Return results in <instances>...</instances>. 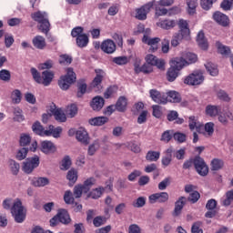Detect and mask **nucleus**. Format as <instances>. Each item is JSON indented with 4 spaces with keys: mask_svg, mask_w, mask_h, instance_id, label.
Segmentation results:
<instances>
[{
    "mask_svg": "<svg viewBox=\"0 0 233 233\" xmlns=\"http://www.w3.org/2000/svg\"><path fill=\"white\" fill-rule=\"evenodd\" d=\"M3 208L5 210H11V214L15 223H23L26 219V208L23 207L21 199L15 200L12 206L11 199H5L3 202Z\"/></svg>",
    "mask_w": 233,
    "mask_h": 233,
    "instance_id": "obj_1",
    "label": "nucleus"
},
{
    "mask_svg": "<svg viewBox=\"0 0 233 233\" xmlns=\"http://www.w3.org/2000/svg\"><path fill=\"white\" fill-rule=\"evenodd\" d=\"M32 19L36 23H39V30L43 32V34H48L50 32V22L48 21V15L46 12L37 11L31 15Z\"/></svg>",
    "mask_w": 233,
    "mask_h": 233,
    "instance_id": "obj_2",
    "label": "nucleus"
},
{
    "mask_svg": "<svg viewBox=\"0 0 233 233\" xmlns=\"http://www.w3.org/2000/svg\"><path fill=\"white\" fill-rule=\"evenodd\" d=\"M76 72H74V68L68 67L66 69V75L62 76L58 80V86L61 90H68L71 85L76 83Z\"/></svg>",
    "mask_w": 233,
    "mask_h": 233,
    "instance_id": "obj_3",
    "label": "nucleus"
},
{
    "mask_svg": "<svg viewBox=\"0 0 233 233\" xmlns=\"http://www.w3.org/2000/svg\"><path fill=\"white\" fill-rule=\"evenodd\" d=\"M203 81H205V76H203L201 70H197L186 76L184 84L188 85L189 86H198L203 85Z\"/></svg>",
    "mask_w": 233,
    "mask_h": 233,
    "instance_id": "obj_4",
    "label": "nucleus"
},
{
    "mask_svg": "<svg viewBox=\"0 0 233 233\" xmlns=\"http://www.w3.org/2000/svg\"><path fill=\"white\" fill-rule=\"evenodd\" d=\"M40 159L39 156L35 155L34 157H28L23 162L22 170L25 174H32L37 167H39Z\"/></svg>",
    "mask_w": 233,
    "mask_h": 233,
    "instance_id": "obj_5",
    "label": "nucleus"
},
{
    "mask_svg": "<svg viewBox=\"0 0 233 233\" xmlns=\"http://www.w3.org/2000/svg\"><path fill=\"white\" fill-rule=\"evenodd\" d=\"M154 5H156V0L148 2L140 8L136 9V19H138V21H145L147 19V15L154 7Z\"/></svg>",
    "mask_w": 233,
    "mask_h": 233,
    "instance_id": "obj_6",
    "label": "nucleus"
},
{
    "mask_svg": "<svg viewBox=\"0 0 233 233\" xmlns=\"http://www.w3.org/2000/svg\"><path fill=\"white\" fill-rule=\"evenodd\" d=\"M193 165L199 176H207L208 174V166H207V163H205V160L201 157H195Z\"/></svg>",
    "mask_w": 233,
    "mask_h": 233,
    "instance_id": "obj_7",
    "label": "nucleus"
},
{
    "mask_svg": "<svg viewBox=\"0 0 233 233\" xmlns=\"http://www.w3.org/2000/svg\"><path fill=\"white\" fill-rule=\"evenodd\" d=\"M31 150V152H35L37 150V141L34 140L31 143L30 148L28 147H21L16 150L15 154V159L18 161H23V159H26V156H28V152Z\"/></svg>",
    "mask_w": 233,
    "mask_h": 233,
    "instance_id": "obj_8",
    "label": "nucleus"
},
{
    "mask_svg": "<svg viewBox=\"0 0 233 233\" xmlns=\"http://www.w3.org/2000/svg\"><path fill=\"white\" fill-rule=\"evenodd\" d=\"M142 42L149 46V52H157L159 43H161V38L151 37L148 35H144Z\"/></svg>",
    "mask_w": 233,
    "mask_h": 233,
    "instance_id": "obj_9",
    "label": "nucleus"
},
{
    "mask_svg": "<svg viewBox=\"0 0 233 233\" xmlns=\"http://www.w3.org/2000/svg\"><path fill=\"white\" fill-rule=\"evenodd\" d=\"M149 94L151 99H153L155 103H158L159 105H167V103H168V96H167V94L165 93H160L156 89H151Z\"/></svg>",
    "mask_w": 233,
    "mask_h": 233,
    "instance_id": "obj_10",
    "label": "nucleus"
},
{
    "mask_svg": "<svg viewBox=\"0 0 233 233\" xmlns=\"http://www.w3.org/2000/svg\"><path fill=\"white\" fill-rule=\"evenodd\" d=\"M76 139L79 143H82V145H88L90 143V137L88 136V132H86L83 127H80L76 130Z\"/></svg>",
    "mask_w": 233,
    "mask_h": 233,
    "instance_id": "obj_11",
    "label": "nucleus"
},
{
    "mask_svg": "<svg viewBox=\"0 0 233 233\" xmlns=\"http://www.w3.org/2000/svg\"><path fill=\"white\" fill-rule=\"evenodd\" d=\"M213 19L218 23V25H220V26H228V25H230V19H228V16L219 11L214 13Z\"/></svg>",
    "mask_w": 233,
    "mask_h": 233,
    "instance_id": "obj_12",
    "label": "nucleus"
},
{
    "mask_svg": "<svg viewBox=\"0 0 233 233\" xmlns=\"http://www.w3.org/2000/svg\"><path fill=\"white\" fill-rule=\"evenodd\" d=\"M40 150L44 154H54L57 148L52 141L45 140L40 144Z\"/></svg>",
    "mask_w": 233,
    "mask_h": 233,
    "instance_id": "obj_13",
    "label": "nucleus"
},
{
    "mask_svg": "<svg viewBox=\"0 0 233 233\" xmlns=\"http://www.w3.org/2000/svg\"><path fill=\"white\" fill-rule=\"evenodd\" d=\"M150 203H167L168 201V193L160 192L149 196Z\"/></svg>",
    "mask_w": 233,
    "mask_h": 233,
    "instance_id": "obj_14",
    "label": "nucleus"
},
{
    "mask_svg": "<svg viewBox=\"0 0 233 233\" xmlns=\"http://www.w3.org/2000/svg\"><path fill=\"white\" fill-rule=\"evenodd\" d=\"M178 26L179 31L177 32V34H180V35H183L184 37L190 39V28H188V22L181 19L178 22Z\"/></svg>",
    "mask_w": 233,
    "mask_h": 233,
    "instance_id": "obj_15",
    "label": "nucleus"
},
{
    "mask_svg": "<svg viewBox=\"0 0 233 233\" xmlns=\"http://www.w3.org/2000/svg\"><path fill=\"white\" fill-rule=\"evenodd\" d=\"M90 106L93 110L99 112V110L105 106V98L99 96L93 97L92 101L90 102Z\"/></svg>",
    "mask_w": 233,
    "mask_h": 233,
    "instance_id": "obj_16",
    "label": "nucleus"
},
{
    "mask_svg": "<svg viewBox=\"0 0 233 233\" xmlns=\"http://www.w3.org/2000/svg\"><path fill=\"white\" fill-rule=\"evenodd\" d=\"M101 50L105 54H114L116 52V43L110 39L105 40L101 45Z\"/></svg>",
    "mask_w": 233,
    "mask_h": 233,
    "instance_id": "obj_17",
    "label": "nucleus"
},
{
    "mask_svg": "<svg viewBox=\"0 0 233 233\" xmlns=\"http://www.w3.org/2000/svg\"><path fill=\"white\" fill-rule=\"evenodd\" d=\"M185 205H187V198L185 197H180L178 200L176 201L175 208L173 211V216L175 218H177V216L181 214V211L183 210V207H185Z\"/></svg>",
    "mask_w": 233,
    "mask_h": 233,
    "instance_id": "obj_18",
    "label": "nucleus"
},
{
    "mask_svg": "<svg viewBox=\"0 0 233 233\" xmlns=\"http://www.w3.org/2000/svg\"><path fill=\"white\" fill-rule=\"evenodd\" d=\"M56 216H58V219L63 225H70L72 223V218H70V214L66 209L58 210Z\"/></svg>",
    "mask_w": 233,
    "mask_h": 233,
    "instance_id": "obj_19",
    "label": "nucleus"
},
{
    "mask_svg": "<svg viewBox=\"0 0 233 233\" xmlns=\"http://www.w3.org/2000/svg\"><path fill=\"white\" fill-rule=\"evenodd\" d=\"M171 68H174L177 71H180L183 70V66H185L187 65V62L185 61V58L183 57H176L173 58L171 61Z\"/></svg>",
    "mask_w": 233,
    "mask_h": 233,
    "instance_id": "obj_20",
    "label": "nucleus"
},
{
    "mask_svg": "<svg viewBox=\"0 0 233 233\" xmlns=\"http://www.w3.org/2000/svg\"><path fill=\"white\" fill-rule=\"evenodd\" d=\"M61 132H63V127H55L53 125H50L48 129L46 130L45 136L50 137L53 136V137H61Z\"/></svg>",
    "mask_w": 233,
    "mask_h": 233,
    "instance_id": "obj_21",
    "label": "nucleus"
},
{
    "mask_svg": "<svg viewBox=\"0 0 233 233\" xmlns=\"http://www.w3.org/2000/svg\"><path fill=\"white\" fill-rule=\"evenodd\" d=\"M95 74H96V76L92 81V86L94 87L99 86V85L103 83V79H105V76H106V74L105 73V71H103V69H95Z\"/></svg>",
    "mask_w": 233,
    "mask_h": 233,
    "instance_id": "obj_22",
    "label": "nucleus"
},
{
    "mask_svg": "<svg viewBox=\"0 0 233 233\" xmlns=\"http://www.w3.org/2000/svg\"><path fill=\"white\" fill-rule=\"evenodd\" d=\"M197 43L201 50H207L208 48V41L205 37V33L202 31L197 35Z\"/></svg>",
    "mask_w": 233,
    "mask_h": 233,
    "instance_id": "obj_23",
    "label": "nucleus"
},
{
    "mask_svg": "<svg viewBox=\"0 0 233 233\" xmlns=\"http://www.w3.org/2000/svg\"><path fill=\"white\" fill-rule=\"evenodd\" d=\"M128 105V100L125 96H119L115 106L117 112H127V106Z\"/></svg>",
    "mask_w": 233,
    "mask_h": 233,
    "instance_id": "obj_24",
    "label": "nucleus"
},
{
    "mask_svg": "<svg viewBox=\"0 0 233 233\" xmlns=\"http://www.w3.org/2000/svg\"><path fill=\"white\" fill-rule=\"evenodd\" d=\"M33 45L35 48H37L38 50H43L46 46V41L45 40V37L41 35H36L33 38Z\"/></svg>",
    "mask_w": 233,
    "mask_h": 233,
    "instance_id": "obj_25",
    "label": "nucleus"
},
{
    "mask_svg": "<svg viewBox=\"0 0 233 233\" xmlns=\"http://www.w3.org/2000/svg\"><path fill=\"white\" fill-rule=\"evenodd\" d=\"M77 171L76 168H71L66 174V179L69 181V187H74L77 182Z\"/></svg>",
    "mask_w": 233,
    "mask_h": 233,
    "instance_id": "obj_26",
    "label": "nucleus"
},
{
    "mask_svg": "<svg viewBox=\"0 0 233 233\" xmlns=\"http://www.w3.org/2000/svg\"><path fill=\"white\" fill-rule=\"evenodd\" d=\"M52 79H54V73L46 70L42 73V82L40 83V85H44V86H48V85L52 83Z\"/></svg>",
    "mask_w": 233,
    "mask_h": 233,
    "instance_id": "obj_27",
    "label": "nucleus"
},
{
    "mask_svg": "<svg viewBox=\"0 0 233 233\" xmlns=\"http://www.w3.org/2000/svg\"><path fill=\"white\" fill-rule=\"evenodd\" d=\"M108 121V117L106 116H96L88 120L89 125L93 127H103Z\"/></svg>",
    "mask_w": 233,
    "mask_h": 233,
    "instance_id": "obj_28",
    "label": "nucleus"
},
{
    "mask_svg": "<svg viewBox=\"0 0 233 233\" xmlns=\"http://www.w3.org/2000/svg\"><path fill=\"white\" fill-rule=\"evenodd\" d=\"M30 143H32V137H30L26 133H22L19 138L20 147L24 148H28V147H30Z\"/></svg>",
    "mask_w": 233,
    "mask_h": 233,
    "instance_id": "obj_29",
    "label": "nucleus"
},
{
    "mask_svg": "<svg viewBox=\"0 0 233 233\" xmlns=\"http://www.w3.org/2000/svg\"><path fill=\"white\" fill-rule=\"evenodd\" d=\"M221 112V106H207L206 107V114L207 116H209L210 117H216L218 114Z\"/></svg>",
    "mask_w": 233,
    "mask_h": 233,
    "instance_id": "obj_30",
    "label": "nucleus"
},
{
    "mask_svg": "<svg viewBox=\"0 0 233 233\" xmlns=\"http://www.w3.org/2000/svg\"><path fill=\"white\" fill-rule=\"evenodd\" d=\"M34 187H46L47 185H50V179L46 177H39L33 180Z\"/></svg>",
    "mask_w": 233,
    "mask_h": 233,
    "instance_id": "obj_31",
    "label": "nucleus"
},
{
    "mask_svg": "<svg viewBox=\"0 0 233 233\" xmlns=\"http://www.w3.org/2000/svg\"><path fill=\"white\" fill-rule=\"evenodd\" d=\"M166 96L170 103H179L181 101V96L176 91H169L166 93Z\"/></svg>",
    "mask_w": 233,
    "mask_h": 233,
    "instance_id": "obj_32",
    "label": "nucleus"
},
{
    "mask_svg": "<svg viewBox=\"0 0 233 233\" xmlns=\"http://www.w3.org/2000/svg\"><path fill=\"white\" fill-rule=\"evenodd\" d=\"M177 76H179V71L175 69L174 67H169L167 71V80L169 83H174L175 79H177Z\"/></svg>",
    "mask_w": 233,
    "mask_h": 233,
    "instance_id": "obj_33",
    "label": "nucleus"
},
{
    "mask_svg": "<svg viewBox=\"0 0 233 233\" xmlns=\"http://www.w3.org/2000/svg\"><path fill=\"white\" fill-rule=\"evenodd\" d=\"M8 166L13 176H17V174H19V170L21 169V166L19 165V163H17L14 159H9Z\"/></svg>",
    "mask_w": 233,
    "mask_h": 233,
    "instance_id": "obj_34",
    "label": "nucleus"
},
{
    "mask_svg": "<svg viewBox=\"0 0 233 233\" xmlns=\"http://www.w3.org/2000/svg\"><path fill=\"white\" fill-rule=\"evenodd\" d=\"M183 39L188 40L189 38H187V36H184L179 33H175L171 39V46H174V47L178 46L179 43H181Z\"/></svg>",
    "mask_w": 233,
    "mask_h": 233,
    "instance_id": "obj_35",
    "label": "nucleus"
},
{
    "mask_svg": "<svg viewBox=\"0 0 233 233\" xmlns=\"http://www.w3.org/2000/svg\"><path fill=\"white\" fill-rule=\"evenodd\" d=\"M205 67L210 76H216L219 74V70H218V66L214 63L208 62L205 65Z\"/></svg>",
    "mask_w": 233,
    "mask_h": 233,
    "instance_id": "obj_36",
    "label": "nucleus"
},
{
    "mask_svg": "<svg viewBox=\"0 0 233 233\" xmlns=\"http://www.w3.org/2000/svg\"><path fill=\"white\" fill-rule=\"evenodd\" d=\"M216 46L218 48V54H221V56H230V47L224 46L220 42H217Z\"/></svg>",
    "mask_w": 233,
    "mask_h": 233,
    "instance_id": "obj_37",
    "label": "nucleus"
},
{
    "mask_svg": "<svg viewBox=\"0 0 233 233\" xmlns=\"http://www.w3.org/2000/svg\"><path fill=\"white\" fill-rule=\"evenodd\" d=\"M172 152H174L172 147L167 149L166 156L162 158V165H164V167H168V165L172 163Z\"/></svg>",
    "mask_w": 233,
    "mask_h": 233,
    "instance_id": "obj_38",
    "label": "nucleus"
},
{
    "mask_svg": "<svg viewBox=\"0 0 233 233\" xmlns=\"http://www.w3.org/2000/svg\"><path fill=\"white\" fill-rule=\"evenodd\" d=\"M103 192H105L104 187H96L87 195V198H92V199H99V198L103 196Z\"/></svg>",
    "mask_w": 233,
    "mask_h": 233,
    "instance_id": "obj_39",
    "label": "nucleus"
},
{
    "mask_svg": "<svg viewBox=\"0 0 233 233\" xmlns=\"http://www.w3.org/2000/svg\"><path fill=\"white\" fill-rule=\"evenodd\" d=\"M76 45L79 48H85L88 45V35L83 34L76 37Z\"/></svg>",
    "mask_w": 233,
    "mask_h": 233,
    "instance_id": "obj_40",
    "label": "nucleus"
},
{
    "mask_svg": "<svg viewBox=\"0 0 233 233\" xmlns=\"http://www.w3.org/2000/svg\"><path fill=\"white\" fill-rule=\"evenodd\" d=\"M158 26L164 30H170L176 26V21L174 20H163L159 22Z\"/></svg>",
    "mask_w": 233,
    "mask_h": 233,
    "instance_id": "obj_41",
    "label": "nucleus"
},
{
    "mask_svg": "<svg viewBox=\"0 0 233 233\" xmlns=\"http://www.w3.org/2000/svg\"><path fill=\"white\" fill-rule=\"evenodd\" d=\"M96 185V178L94 177H89L86 181H84V184L82 185L84 188V193L87 194V192L90 191V188Z\"/></svg>",
    "mask_w": 233,
    "mask_h": 233,
    "instance_id": "obj_42",
    "label": "nucleus"
},
{
    "mask_svg": "<svg viewBox=\"0 0 233 233\" xmlns=\"http://www.w3.org/2000/svg\"><path fill=\"white\" fill-rule=\"evenodd\" d=\"M187 13L189 15L196 14V8H198V0H187Z\"/></svg>",
    "mask_w": 233,
    "mask_h": 233,
    "instance_id": "obj_43",
    "label": "nucleus"
},
{
    "mask_svg": "<svg viewBox=\"0 0 233 233\" xmlns=\"http://www.w3.org/2000/svg\"><path fill=\"white\" fill-rule=\"evenodd\" d=\"M71 167H72V159L70 158L69 156H66L62 159L60 169L66 171V170H69Z\"/></svg>",
    "mask_w": 233,
    "mask_h": 233,
    "instance_id": "obj_44",
    "label": "nucleus"
},
{
    "mask_svg": "<svg viewBox=\"0 0 233 233\" xmlns=\"http://www.w3.org/2000/svg\"><path fill=\"white\" fill-rule=\"evenodd\" d=\"M53 115L55 116V119L59 121V123H65L66 121V115H65L61 109L53 110Z\"/></svg>",
    "mask_w": 233,
    "mask_h": 233,
    "instance_id": "obj_45",
    "label": "nucleus"
},
{
    "mask_svg": "<svg viewBox=\"0 0 233 233\" xmlns=\"http://www.w3.org/2000/svg\"><path fill=\"white\" fill-rule=\"evenodd\" d=\"M32 129L33 132H35V134H37L38 136H45V133L46 132V130H45V127H43V126H41V123L39 122H35L32 126Z\"/></svg>",
    "mask_w": 233,
    "mask_h": 233,
    "instance_id": "obj_46",
    "label": "nucleus"
},
{
    "mask_svg": "<svg viewBox=\"0 0 233 233\" xmlns=\"http://www.w3.org/2000/svg\"><path fill=\"white\" fill-rule=\"evenodd\" d=\"M72 61H73V58L70 55L64 54L59 56V59H58L59 65H65V66L71 65Z\"/></svg>",
    "mask_w": 233,
    "mask_h": 233,
    "instance_id": "obj_47",
    "label": "nucleus"
},
{
    "mask_svg": "<svg viewBox=\"0 0 233 233\" xmlns=\"http://www.w3.org/2000/svg\"><path fill=\"white\" fill-rule=\"evenodd\" d=\"M205 132L203 133L206 137H211L214 134V123L208 122L205 125Z\"/></svg>",
    "mask_w": 233,
    "mask_h": 233,
    "instance_id": "obj_48",
    "label": "nucleus"
},
{
    "mask_svg": "<svg viewBox=\"0 0 233 233\" xmlns=\"http://www.w3.org/2000/svg\"><path fill=\"white\" fill-rule=\"evenodd\" d=\"M161 156V153L157 151H148L146 159L147 161H157L159 159V157Z\"/></svg>",
    "mask_w": 233,
    "mask_h": 233,
    "instance_id": "obj_49",
    "label": "nucleus"
},
{
    "mask_svg": "<svg viewBox=\"0 0 233 233\" xmlns=\"http://www.w3.org/2000/svg\"><path fill=\"white\" fill-rule=\"evenodd\" d=\"M188 127L189 130H196L199 132V126H198V119H196V116H191L188 118Z\"/></svg>",
    "mask_w": 233,
    "mask_h": 233,
    "instance_id": "obj_50",
    "label": "nucleus"
},
{
    "mask_svg": "<svg viewBox=\"0 0 233 233\" xmlns=\"http://www.w3.org/2000/svg\"><path fill=\"white\" fill-rule=\"evenodd\" d=\"M21 91L19 89H15L11 94V99L15 105H18L21 103Z\"/></svg>",
    "mask_w": 233,
    "mask_h": 233,
    "instance_id": "obj_51",
    "label": "nucleus"
},
{
    "mask_svg": "<svg viewBox=\"0 0 233 233\" xmlns=\"http://www.w3.org/2000/svg\"><path fill=\"white\" fill-rule=\"evenodd\" d=\"M83 192H85V187H83V185L78 184L74 187L73 196L77 199L83 196Z\"/></svg>",
    "mask_w": 233,
    "mask_h": 233,
    "instance_id": "obj_52",
    "label": "nucleus"
},
{
    "mask_svg": "<svg viewBox=\"0 0 233 233\" xmlns=\"http://www.w3.org/2000/svg\"><path fill=\"white\" fill-rule=\"evenodd\" d=\"M223 160L218 158H214L211 161V170H221L223 168Z\"/></svg>",
    "mask_w": 233,
    "mask_h": 233,
    "instance_id": "obj_53",
    "label": "nucleus"
},
{
    "mask_svg": "<svg viewBox=\"0 0 233 233\" xmlns=\"http://www.w3.org/2000/svg\"><path fill=\"white\" fill-rule=\"evenodd\" d=\"M64 201L66 205L74 204V201H75L74 193H72V191L70 190L66 191L64 195Z\"/></svg>",
    "mask_w": 233,
    "mask_h": 233,
    "instance_id": "obj_54",
    "label": "nucleus"
},
{
    "mask_svg": "<svg viewBox=\"0 0 233 233\" xmlns=\"http://www.w3.org/2000/svg\"><path fill=\"white\" fill-rule=\"evenodd\" d=\"M31 74L33 76V79H35V83H38V85H41L43 83V77L41 76V74H39V71L35 69V67L31 68Z\"/></svg>",
    "mask_w": 233,
    "mask_h": 233,
    "instance_id": "obj_55",
    "label": "nucleus"
},
{
    "mask_svg": "<svg viewBox=\"0 0 233 233\" xmlns=\"http://www.w3.org/2000/svg\"><path fill=\"white\" fill-rule=\"evenodd\" d=\"M66 114L68 117H76L77 114V106L75 104L68 106L66 108Z\"/></svg>",
    "mask_w": 233,
    "mask_h": 233,
    "instance_id": "obj_56",
    "label": "nucleus"
},
{
    "mask_svg": "<svg viewBox=\"0 0 233 233\" xmlns=\"http://www.w3.org/2000/svg\"><path fill=\"white\" fill-rule=\"evenodd\" d=\"M14 120L15 121H18V123H21V121H25V116H23V110H21V108L16 107L14 110Z\"/></svg>",
    "mask_w": 233,
    "mask_h": 233,
    "instance_id": "obj_57",
    "label": "nucleus"
},
{
    "mask_svg": "<svg viewBox=\"0 0 233 233\" xmlns=\"http://www.w3.org/2000/svg\"><path fill=\"white\" fill-rule=\"evenodd\" d=\"M12 77V75L10 74V72L6 69H2L0 71V79L1 81H5V83H8V81H10Z\"/></svg>",
    "mask_w": 233,
    "mask_h": 233,
    "instance_id": "obj_58",
    "label": "nucleus"
},
{
    "mask_svg": "<svg viewBox=\"0 0 233 233\" xmlns=\"http://www.w3.org/2000/svg\"><path fill=\"white\" fill-rule=\"evenodd\" d=\"M185 61L187 62L186 65H192V63L198 61V56L193 53H187Z\"/></svg>",
    "mask_w": 233,
    "mask_h": 233,
    "instance_id": "obj_59",
    "label": "nucleus"
},
{
    "mask_svg": "<svg viewBox=\"0 0 233 233\" xmlns=\"http://www.w3.org/2000/svg\"><path fill=\"white\" fill-rule=\"evenodd\" d=\"M105 223H106V218L105 217L98 216L93 219V225L96 228L105 225Z\"/></svg>",
    "mask_w": 233,
    "mask_h": 233,
    "instance_id": "obj_60",
    "label": "nucleus"
},
{
    "mask_svg": "<svg viewBox=\"0 0 233 233\" xmlns=\"http://www.w3.org/2000/svg\"><path fill=\"white\" fill-rule=\"evenodd\" d=\"M233 201V190H229L226 193V199L223 201L224 207H229Z\"/></svg>",
    "mask_w": 233,
    "mask_h": 233,
    "instance_id": "obj_61",
    "label": "nucleus"
},
{
    "mask_svg": "<svg viewBox=\"0 0 233 233\" xmlns=\"http://www.w3.org/2000/svg\"><path fill=\"white\" fill-rule=\"evenodd\" d=\"M217 96H218V99H221V101H226L227 103H228V101H230V96L225 90H221V89L218 90L217 93Z\"/></svg>",
    "mask_w": 233,
    "mask_h": 233,
    "instance_id": "obj_62",
    "label": "nucleus"
},
{
    "mask_svg": "<svg viewBox=\"0 0 233 233\" xmlns=\"http://www.w3.org/2000/svg\"><path fill=\"white\" fill-rule=\"evenodd\" d=\"M113 63L116 65L123 66L128 63V57L127 56H116L113 58Z\"/></svg>",
    "mask_w": 233,
    "mask_h": 233,
    "instance_id": "obj_63",
    "label": "nucleus"
},
{
    "mask_svg": "<svg viewBox=\"0 0 233 233\" xmlns=\"http://www.w3.org/2000/svg\"><path fill=\"white\" fill-rule=\"evenodd\" d=\"M191 233H203V229L201 228V222H195L191 227Z\"/></svg>",
    "mask_w": 233,
    "mask_h": 233,
    "instance_id": "obj_64",
    "label": "nucleus"
}]
</instances>
